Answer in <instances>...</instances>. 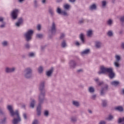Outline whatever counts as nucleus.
I'll return each instance as SVG.
<instances>
[{
    "label": "nucleus",
    "instance_id": "obj_1",
    "mask_svg": "<svg viewBox=\"0 0 124 124\" xmlns=\"http://www.w3.org/2000/svg\"><path fill=\"white\" fill-rule=\"evenodd\" d=\"M7 109L10 112V115L11 117L14 118L12 121L13 124H18L20 122H21V117H20V114H19V110H16L14 111L13 110V108L12 106L8 105L7 107Z\"/></svg>",
    "mask_w": 124,
    "mask_h": 124
},
{
    "label": "nucleus",
    "instance_id": "obj_2",
    "mask_svg": "<svg viewBox=\"0 0 124 124\" xmlns=\"http://www.w3.org/2000/svg\"><path fill=\"white\" fill-rule=\"evenodd\" d=\"M39 90L40 91V93L38 96V100L40 101H45L46 98L45 95L46 94V90L45 89V81H41L39 84Z\"/></svg>",
    "mask_w": 124,
    "mask_h": 124
},
{
    "label": "nucleus",
    "instance_id": "obj_3",
    "mask_svg": "<svg viewBox=\"0 0 124 124\" xmlns=\"http://www.w3.org/2000/svg\"><path fill=\"white\" fill-rule=\"evenodd\" d=\"M106 73H109L108 77L110 79H113L115 77V73L113 72V68H107L104 66H101L100 70L98 72V74L101 75V74H106Z\"/></svg>",
    "mask_w": 124,
    "mask_h": 124
},
{
    "label": "nucleus",
    "instance_id": "obj_4",
    "mask_svg": "<svg viewBox=\"0 0 124 124\" xmlns=\"http://www.w3.org/2000/svg\"><path fill=\"white\" fill-rule=\"evenodd\" d=\"M23 76L26 79L32 78V69L31 67L25 68L23 71Z\"/></svg>",
    "mask_w": 124,
    "mask_h": 124
},
{
    "label": "nucleus",
    "instance_id": "obj_5",
    "mask_svg": "<svg viewBox=\"0 0 124 124\" xmlns=\"http://www.w3.org/2000/svg\"><path fill=\"white\" fill-rule=\"evenodd\" d=\"M49 31H50L52 35H49L48 37L51 39L53 38V35L56 34V32H57V25L55 22H52Z\"/></svg>",
    "mask_w": 124,
    "mask_h": 124
},
{
    "label": "nucleus",
    "instance_id": "obj_6",
    "mask_svg": "<svg viewBox=\"0 0 124 124\" xmlns=\"http://www.w3.org/2000/svg\"><path fill=\"white\" fill-rule=\"evenodd\" d=\"M32 34H33V31L31 30H28L27 32L24 34V37L27 42L31 40V36H32Z\"/></svg>",
    "mask_w": 124,
    "mask_h": 124
},
{
    "label": "nucleus",
    "instance_id": "obj_7",
    "mask_svg": "<svg viewBox=\"0 0 124 124\" xmlns=\"http://www.w3.org/2000/svg\"><path fill=\"white\" fill-rule=\"evenodd\" d=\"M19 12H20V11L18 9H15L13 10L11 14V17L12 20H17Z\"/></svg>",
    "mask_w": 124,
    "mask_h": 124
},
{
    "label": "nucleus",
    "instance_id": "obj_8",
    "mask_svg": "<svg viewBox=\"0 0 124 124\" xmlns=\"http://www.w3.org/2000/svg\"><path fill=\"white\" fill-rule=\"evenodd\" d=\"M45 101H43L42 102H40V100H38V107H37V116H41V104H43L44 103V102Z\"/></svg>",
    "mask_w": 124,
    "mask_h": 124
},
{
    "label": "nucleus",
    "instance_id": "obj_9",
    "mask_svg": "<svg viewBox=\"0 0 124 124\" xmlns=\"http://www.w3.org/2000/svg\"><path fill=\"white\" fill-rule=\"evenodd\" d=\"M69 66L70 69H75L77 66V63L74 60H71L69 62Z\"/></svg>",
    "mask_w": 124,
    "mask_h": 124
},
{
    "label": "nucleus",
    "instance_id": "obj_10",
    "mask_svg": "<svg viewBox=\"0 0 124 124\" xmlns=\"http://www.w3.org/2000/svg\"><path fill=\"white\" fill-rule=\"evenodd\" d=\"M108 90V85L106 84L105 87L102 88L100 91V95L103 96L105 95L106 92Z\"/></svg>",
    "mask_w": 124,
    "mask_h": 124
},
{
    "label": "nucleus",
    "instance_id": "obj_11",
    "mask_svg": "<svg viewBox=\"0 0 124 124\" xmlns=\"http://www.w3.org/2000/svg\"><path fill=\"white\" fill-rule=\"evenodd\" d=\"M0 23H1L0 25V29H4L6 27V22L4 21V17L0 16Z\"/></svg>",
    "mask_w": 124,
    "mask_h": 124
},
{
    "label": "nucleus",
    "instance_id": "obj_12",
    "mask_svg": "<svg viewBox=\"0 0 124 124\" xmlns=\"http://www.w3.org/2000/svg\"><path fill=\"white\" fill-rule=\"evenodd\" d=\"M15 70H16V68L15 67H6L5 69V72L6 73H13V72H15Z\"/></svg>",
    "mask_w": 124,
    "mask_h": 124
},
{
    "label": "nucleus",
    "instance_id": "obj_13",
    "mask_svg": "<svg viewBox=\"0 0 124 124\" xmlns=\"http://www.w3.org/2000/svg\"><path fill=\"white\" fill-rule=\"evenodd\" d=\"M23 23H24V19L23 17H21L18 19L17 22L16 23V26L19 28Z\"/></svg>",
    "mask_w": 124,
    "mask_h": 124
},
{
    "label": "nucleus",
    "instance_id": "obj_14",
    "mask_svg": "<svg viewBox=\"0 0 124 124\" xmlns=\"http://www.w3.org/2000/svg\"><path fill=\"white\" fill-rule=\"evenodd\" d=\"M54 72V68L51 67L48 71H46V75L47 77H51Z\"/></svg>",
    "mask_w": 124,
    "mask_h": 124
},
{
    "label": "nucleus",
    "instance_id": "obj_15",
    "mask_svg": "<svg viewBox=\"0 0 124 124\" xmlns=\"http://www.w3.org/2000/svg\"><path fill=\"white\" fill-rule=\"evenodd\" d=\"M90 53L91 50L90 49H86L80 52V55L81 56H85V55H89Z\"/></svg>",
    "mask_w": 124,
    "mask_h": 124
},
{
    "label": "nucleus",
    "instance_id": "obj_16",
    "mask_svg": "<svg viewBox=\"0 0 124 124\" xmlns=\"http://www.w3.org/2000/svg\"><path fill=\"white\" fill-rule=\"evenodd\" d=\"M79 39L81 40V43H82V44H85V35H84L83 33H81L80 34Z\"/></svg>",
    "mask_w": 124,
    "mask_h": 124
},
{
    "label": "nucleus",
    "instance_id": "obj_17",
    "mask_svg": "<svg viewBox=\"0 0 124 124\" xmlns=\"http://www.w3.org/2000/svg\"><path fill=\"white\" fill-rule=\"evenodd\" d=\"M94 80L96 82V84H98V86H101V85L104 84L103 81H99V78H94Z\"/></svg>",
    "mask_w": 124,
    "mask_h": 124
},
{
    "label": "nucleus",
    "instance_id": "obj_18",
    "mask_svg": "<svg viewBox=\"0 0 124 124\" xmlns=\"http://www.w3.org/2000/svg\"><path fill=\"white\" fill-rule=\"evenodd\" d=\"M110 84L111 86H114V87H117V86H119V85H120V81L114 80L112 81Z\"/></svg>",
    "mask_w": 124,
    "mask_h": 124
},
{
    "label": "nucleus",
    "instance_id": "obj_19",
    "mask_svg": "<svg viewBox=\"0 0 124 124\" xmlns=\"http://www.w3.org/2000/svg\"><path fill=\"white\" fill-rule=\"evenodd\" d=\"M72 105L75 107H80V103L78 101H73Z\"/></svg>",
    "mask_w": 124,
    "mask_h": 124
},
{
    "label": "nucleus",
    "instance_id": "obj_20",
    "mask_svg": "<svg viewBox=\"0 0 124 124\" xmlns=\"http://www.w3.org/2000/svg\"><path fill=\"white\" fill-rule=\"evenodd\" d=\"M96 8H97L96 7V4L94 3L93 4L89 7L90 10H96Z\"/></svg>",
    "mask_w": 124,
    "mask_h": 124
},
{
    "label": "nucleus",
    "instance_id": "obj_21",
    "mask_svg": "<svg viewBox=\"0 0 124 124\" xmlns=\"http://www.w3.org/2000/svg\"><path fill=\"white\" fill-rule=\"evenodd\" d=\"M34 105H35V100H34V99H32L30 105V108H34Z\"/></svg>",
    "mask_w": 124,
    "mask_h": 124
},
{
    "label": "nucleus",
    "instance_id": "obj_22",
    "mask_svg": "<svg viewBox=\"0 0 124 124\" xmlns=\"http://www.w3.org/2000/svg\"><path fill=\"white\" fill-rule=\"evenodd\" d=\"M115 110L116 111H119V112H123L124 111V108L123 107L118 106L117 107H115L114 108Z\"/></svg>",
    "mask_w": 124,
    "mask_h": 124
},
{
    "label": "nucleus",
    "instance_id": "obj_23",
    "mask_svg": "<svg viewBox=\"0 0 124 124\" xmlns=\"http://www.w3.org/2000/svg\"><path fill=\"white\" fill-rule=\"evenodd\" d=\"M88 92L90 93H93L95 92L94 88L92 86L89 87L88 88Z\"/></svg>",
    "mask_w": 124,
    "mask_h": 124
},
{
    "label": "nucleus",
    "instance_id": "obj_24",
    "mask_svg": "<svg viewBox=\"0 0 124 124\" xmlns=\"http://www.w3.org/2000/svg\"><path fill=\"white\" fill-rule=\"evenodd\" d=\"M102 43L100 42H95V47L97 49H99V48H101Z\"/></svg>",
    "mask_w": 124,
    "mask_h": 124
},
{
    "label": "nucleus",
    "instance_id": "obj_25",
    "mask_svg": "<svg viewBox=\"0 0 124 124\" xmlns=\"http://www.w3.org/2000/svg\"><path fill=\"white\" fill-rule=\"evenodd\" d=\"M61 46L62 48H65L67 45H66V41L65 40H63L61 44Z\"/></svg>",
    "mask_w": 124,
    "mask_h": 124
},
{
    "label": "nucleus",
    "instance_id": "obj_26",
    "mask_svg": "<svg viewBox=\"0 0 124 124\" xmlns=\"http://www.w3.org/2000/svg\"><path fill=\"white\" fill-rule=\"evenodd\" d=\"M48 12L50 14L51 17L54 16V10L52 8H49L48 9Z\"/></svg>",
    "mask_w": 124,
    "mask_h": 124
},
{
    "label": "nucleus",
    "instance_id": "obj_27",
    "mask_svg": "<svg viewBox=\"0 0 124 124\" xmlns=\"http://www.w3.org/2000/svg\"><path fill=\"white\" fill-rule=\"evenodd\" d=\"M102 105L103 107H107V100H102Z\"/></svg>",
    "mask_w": 124,
    "mask_h": 124
},
{
    "label": "nucleus",
    "instance_id": "obj_28",
    "mask_svg": "<svg viewBox=\"0 0 124 124\" xmlns=\"http://www.w3.org/2000/svg\"><path fill=\"white\" fill-rule=\"evenodd\" d=\"M36 38L39 39H42L43 38V34L40 33H37L36 34Z\"/></svg>",
    "mask_w": 124,
    "mask_h": 124
},
{
    "label": "nucleus",
    "instance_id": "obj_29",
    "mask_svg": "<svg viewBox=\"0 0 124 124\" xmlns=\"http://www.w3.org/2000/svg\"><path fill=\"white\" fill-rule=\"evenodd\" d=\"M92 35H93V31L92 30L88 31L87 33V36L88 37H92Z\"/></svg>",
    "mask_w": 124,
    "mask_h": 124
},
{
    "label": "nucleus",
    "instance_id": "obj_30",
    "mask_svg": "<svg viewBox=\"0 0 124 124\" xmlns=\"http://www.w3.org/2000/svg\"><path fill=\"white\" fill-rule=\"evenodd\" d=\"M1 45L3 47H7V46H8V42L7 41H4L1 43Z\"/></svg>",
    "mask_w": 124,
    "mask_h": 124
},
{
    "label": "nucleus",
    "instance_id": "obj_31",
    "mask_svg": "<svg viewBox=\"0 0 124 124\" xmlns=\"http://www.w3.org/2000/svg\"><path fill=\"white\" fill-rule=\"evenodd\" d=\"M70 120H71V122H72V123H75V122H77V118L75 116H73V117H71Z\"/></svg>",
    "mask_w": 124,
    "mask_h": 124
},
{
    "label": "nucleus",
    "instance_id": "obj_32",
    "mask_svg": "<svg viewBox=\"0 0 124 124\" xmlns=\"http://www.w3.org/2000/svg\"><path fill=\"white\" fill-rule=\"evenodd\" d=\"M39 6L38 1L37 0H34V7L35 8H37Z\"/></svg>",
    "mask_w": 124,
    "mask_h": 124
},
{
    "label": "nucleus",
    "instance_id": "obj_33",
    "mask_svg": "<svg viewBox=\"0 0 124 124\" xmlns=\"http://www.w3.org/2000/svg\"><path fill=\"white\" fill-rule=\"evenodd\" d=\"M24 46H25V49H26L27 50H30V49H31V45L29 43L26 44L24 45Z\"/></svg>",
    "mask_w": 124,
    "mask_h": 124
},
{
    "label": "nucleus",
    "instance_id": "obj_34",
    "mask_svg": "<svg viewBox=\"0 0 124 124\" xmlns=\"http://www.w3.org/2000/svg\"><path fill=\"white\" fill-rule=\"evenodd\" d=\"M28 57H29V58H34V57H35V54L33 52H29Z\"/></svg>",
    "mask_w": 124,
    "mask_h": 124
},
{
    "label": "nucleus",
    "instance_id": "obj_35",
    "mask_svg": "<svg viewBox=\"0 0 124 124\" xmlns=\"http://www.w3.org/2000/svg\"><path fill=\"white\" fill-rule=\"evenodd\" d=\"M122 123H124V117L119 118L118 120V124H122Z\"/></svg>",
    "mask_w": 124,
    "mask_h": 124
},
{
    "label": "nucleus",
    "instance_id": "obj_36",
    "mask_svg": "<svg viewBox=\"0 0 124 124\" xmlns=\"http://www.w3.org/2000/svg\"><path fill=\"white\" fill-rule=\"evenodd\" d=\"M107 24L108 26H112V24H113V20L112 19H109L107 21Z\"/></svg>",
    "mask_w": 124,
    "mask_h": 124
},
{
    "label": "nucleus",
    "instance_id": "obj_37",
    "mask_svg": "<svg viewBox=\"0 0 124 124\" xmlns=\"http://www.w3.org/2000/svg\"><path fill=\"white\" fill-rule=\"evenodd\" d=\"M63 7L66 10H69V8H70V5L66 4L64 5Z\"/></svg>",
    "mask_w": 124,
    "mask_h": 124
},
{
    "label": "nucleus",
    "instance_id": "obj_38",
    "mask_svg": "<svg viewBox=\"0 0 124 124\" xmlns=\"http://www.w3.org/2000/svg\"><path fill=\"white\" fill-rule=\"evenodd\" d=\"M38 71L39 73H42V72H43V67L40 66L38 68Z\"/></svg>",
    "mask_w": 124,
    "mask_h": 124
},
{
    "label": "nucleus",
    "instance_id": "obj_39",
    "mask_svg": "<svg viewBox=\"0 0 124 124\" xmlns=\"http://www.w3.org/2000/svg\"><path fill=\"white\" fill-rule=\"evenodd\" d=\"M44 115L45 117H48L49 116V111L47 110H46L44 112Z\"/></svg>",
    "mask_w": 124,
    "mask_h": 124
},
{
    "label": "nucleus",
    "instance_id": "obj_40",
    "mask_svg": "<svg viewBox=\"0 0 124 124\" xmlns=\"http://www.w3.org/2000/svg\"><path fill=\"white\" fill-rule=\"evenodd\" d=\"M85 23V19L81 18L80 20L78 21V24L79 25H83Z\"/></svg>",
    "mask_w": 124,
    "mask_h": 124
},
{
    "label": "nucleus",
    "instance_id": "obj_41",
    "mask_svg": "<svg viewBox=\"0 0 124 124\" xmlns=\"http://www.w3.org/2000/svg\"><path fill=\"white\" fill-rule=\"evenodd\" d=\"M61 15H63V16H68V14L65 11H62L61 13Z\"/></svg>",
    "mask_w": 124,
    "mask_h": 124
},
{
    "label": "nucleus",
    "instance_id": "obj_42",
    "mask_svg": "<svg viewBox=\"0 0 124 124\" xmlns=\"http://www.w3.org/2000/svg\"><path fill=\"white\" fill-rule=\"evenodd\" d=\"M107 35L111 37V36H113V32L111 31H108L107 32Z\"/></svg>",
    "mask_w": 124,
    "mask_h": 124
},
{
    "label": "nucleus",
    "instance_id": "obj_43",
    "mask_svg": "<svg viewBox=\"0 0 124 124\" xmlns=\"http://www.w3.org/2000/svg\"><path fill=\"white\" fill-rule=\"evenodd\" d=\"M113 119H114V116L112 115H109L108 118H107V120L108 121H112Z\"/></svg>",
    "mask_w": 124,
    "mask_h": 124
},
{
    "label": "nucleus",
    "instance_id": "obj_44",
    "mask_svg": "<svg viewBox=\"0 0 124 124\" xmlns=\"http://www.w3.org/2000/svg\"><path fill=\"white\" fill-rule=\"evenodd\" d=\"M106 0H103L102 1V7H105L106 6Z\"/></svg>",
    "mask_w": 124,
    "mask_h": 124
},
{
    "label": "nucleus",
    "instance_id": "obj_45",
    "mask_svg": "<svg viewBox=\"0 0 124 124\" xmlns=\"http://www.w3.org/2000/svg\"><path fill=\"white\" fill-rule=\"evenodd\" d=\"M57 12L58 13V14H61L62 12V11L60 8L59 7L57 8Z\"/></svg>",
    "mask_w": 124,
    "mask_h": 124
},
{
    "label": "nucleus",
    "instance_id": "obj_46",
    "mask_svg": "<svg viewBox=\"0 0 124 124\" xmlns=\"http://www.w3.org/2000/svg\"><path fill=\"white\" fill-rule=\"evenodd\" d=\"M115 59L117 62H119V61H120L121 60V57L119 55H116L115 56Z\"/></svg>",
    "mask_w": 124,
    "mask_h": 124
},
{
    "label": "nucleus",
    "instance_id": "obj_47",
    "mask_svg": "<svg viewBox=\"0 0 124 124\" xmlns=\"http://www.w3.org/2000/svg\"><path fill=\"white\" fill-rule=\"evenodd\" d=\"M91 98V99H93V100H95V99L96 98V94H94L92 95Z\"/></svg>",
    "mask_w": 124,
    "mask_h": 124
},
{
    "label": "nucleus",
    "instance_id": "obj_48",
    "mask_svg": "<svg viewBox=\"0 0 124 124\" xmlns=\"http://www.w3.org/2000/svg\"><path fill=\"white\" fill-rule=\"evenodd\" d=\"M65 36V35L63 33H62L61 34V36L60 37V39H63V38H64Z\"/></svg>",
    "mask_w": 124,
    "mask_h": 124
},
{
    "label": "nucleus",
    "instance_id": "obj_49",
    "mask_svg": "<svg viewBox=\"0 0 124 124\" xmlns=\"http://www.w3.org/2000/svg\"><path fill=\"white\" fill-rule=\"evenodd\" d=\"M32 124H38V120L35 119L32 122Z\"/></svg>",
    "mask_w": 124,
    "mask_h": 124
},
{
    "label": "nucleus",
    "instance_id": "obj_50",
    "mask_svg": "<svg viewBox=\"0 0 124 124\" xmlns=\"http://www.w3.org/2000/svg\"><path fill=\"white\" fill-rule=\"evenodd\" d=\"M45 48H46V46H41V51L43 52L45 50Z\"/></svg>",
    "mask_w": 124,
    "mask_h": 124
},
{
    "label": "nucleus",
    "instance_id": "obj_51",
    "mask_svg": "<svg viewBox=\"0 0 124 124\" xmlns=\"http://www.w3.org/2000/svg\"><path fill=\"white\" fill-rule=\"evenodd\" d=\"M37 29L38 31H41V25L40 24H38L37 26Z\"/></svg>",
    "mask_w": 124,
    "mask_h": 124
},
{
    "label": "nucleus",
    "instance_id": "obj_52",
    "mask_svg": "<svg viewBox=\"0 0 124 124\" xmlns=\"http://www.w3.org/2000/svg\"><path fill=\"white\" fill-rule=\"evenodd\" d=\"M114 65L116 67H119V66H120V64L118 62H114Z\"/></svg>",
    "mask_w": 124,
    "mask_h": 124
},
{
    "label": "nucleus",
    "instance_id": "obj_53",
    "mask_svg": "<svg viewBox=\"0 0 124 124\" xmlns=\"http://www.w3.org/2000/svg\"><path fill=\"white\" fill-rule=\"evenodd\" d=\"M23 117L24 118L25 120H28V117L27 116V113H23Z\"/></svg>",
    "mask_w": 124,
    "mask_h": 124
},
{
    "label": "nucleus",
    "instance_id": "obj_54",
    "mask_svg": "<svg viewBox=\"0 0 124 124\" xmlns=\"http://www.w3.org/2000/svg\"><path fill=\"white\" fill-rule=\"evenodd\" d=\"M83 69H79V70H77V72L78 73H81V72H83Z\"/></svg>",
    "mask_w": 124,
    "mask_h": 124
},
{
    "label": "nucleus",
    "instance_id": "obj_55",
    "mask_svg": "<svg viewBox=\"0 0 124 124\" xmlns=\"http://www.w3.org/2000/svg\"><path fill=\"white\" fill-rule=\"evenodd\" d=\"M46 0H42L41 2L43 4H46Z\"/></svg>",
    "mask_w": 124,
    "mask_h": 124
},
{
    "label": "nucleus",
    "instance_id": "obj_56",
    "mask_svg": "<svg viewBox=\"0 0 124 124\" xmlns=\"http://www.w3.org/2000/svg\"><path fill=\"white\" fill-rule=\"evenodd\" d=\"M79 88H80V89H84V85L83 84H79L78 85Z\"/></svg>",
    "mask_w": 124,
    "mask_h": 124
},
{
    "label": "nucleus",
    "instance_id": "obj_57",
    "mask_svg": "<svg viewBox=\"0 0 124 124\" xmlns=\"http://www.w3.org/2000/svg\"><path fill=\"white\" fill-rule=\"evenodd\" d=\"M121 47L122 49H124V42L121 43Z\"/></svg>",
    "mask_w": 124,
    "mask_h": 124
},
{
    "label": "nucleus",
    "instance_id": "obj_58",
    "mask_svg": "<svg viewBox=\"0 0 124 124\" xmlns=\"http://www.w3.org/2000/svg\"><path fill=\"white\" fill-rule=\"evenodd\" d=\"M99 124H106V122L105 121H100Z\"/></svg>",
    "mask_w": 124,
    "mask_h": 124
},
{
    "label": "nucleus",
    "instance_id": "obj_59",
    "mask_svg": "<svg viewBox=\"0 0 124 124\" xmlns=\"http://www.w3.org/2000/svg\"><path fill=\"white\" fill-rule=\"evenodd\" d=\"M76 45L77 46H80V45H81V44L78 42H76Z\"/></svg>",
    "mask_w": 124,
    "mask_h": 124
},
{
    "label": "nucleus",
    "instance_id": "obj_60",
    "mask_svg": "<svg viewBox=\"0 0 124 124\" xmlns=\"http://www.w3.org/2000/svg\"><path fill=\"white\" fill-rule=\"evenodd\" d=\"M63 0H56V2L57 3H60V2H62Z\"/></svg>",
    "mask_w": 124,
    "mask_h": 124
},
{
    "label": "nucleus",
    "instance_id": "obj_61",
    "mask_svg": "<svg viewBox=\"0 0 124 124\" xmlns=\"http://www.w3.org/2000/svg\"><path fill=\"white\" fill-rule=\"evenodd\" d=\"M69 2H72V3H74V2H75L76 1V0H68Z\"/></svg>",
    "mask_w": 124,
    "mask_h": 124
},
{
    "label": "nucleus",
    "instance_id": "obj_62",
    "mask_svg": "<svg viewBox=\"0 0 124 124\" xmlns=\"http://www.w3.org/2000/svg\"><path fill=\"white\" fill-rule=\"evenodd\" d=\"M123 33H124V31H123V30H121V31H119V33L120 35L123 34Z\"/></svg>",
    "mask_w": 124,
    "mask_h": 124
},
{
    "label": "nucleus",
    "instance_id": "obj_63",
    "mask_svg": "<svg viewBox=\"0 0 124 124\" xmlns=\"http://www.w3.org/2000/svg\"><path fill=\"white\" fill-rule=\"evenodd\" d=\"M18 0V2H20L22 3L23 1H24V0Z\"/></svg>",
    "mask_w": 124,
    "mask_h": 124
},
{
    "label": "nucleus",
    "instance_id": "obj_64",
    "mask_svg": "<svg viewBox=\"0 0 124 124\" xmlns=\"http://www.w3.org/2000/svg\"><path fill=\"white\" fill-rule=\"evenodd\" d=\"M122 93L123 94H124V89L122 90Z\"/></svg>",
    "mask_w": 124,
    "mask_h": 124
}]
</instances>
